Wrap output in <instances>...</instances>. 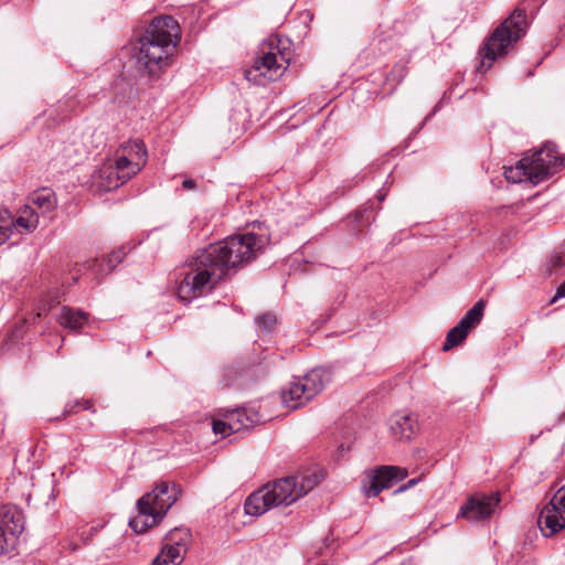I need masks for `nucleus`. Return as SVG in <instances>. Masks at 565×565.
Listing matches in <instances>:
<instances>
[{"label": "nucleus", "instance_id": "f257e3e1", "mask_svg": "<svg viewBox=\"0 0 565 565\" xmlns=\"http://www.w3.org/2000/svg\"><path fill=\"white\" fill-rule=\"evenodd\" d=\"M247 254V234L230 236L199 249L189 257L181 271L177 294L182 301L211 294L220 281L243 263Z\"/></svg>", "mask_w": 565, "mask_h": 565}, {"label": "nucleus", "instance_id": "f03ea898", "mask_svg": "<svg viewBox=\"0 0 565 565\" xmlns=\"http://www.w3.org/2000/svg\"><path fill=\"white\" fill-rule=\"evenodd\" d=\"M181 28L171 15L153 18L138 40L137 66L142 76L158 79L171 65Z\"/></svg>", "mask_w": 565, "mask_h": 565}, {"label": "nucleus", "instance_id": "7ed1b4c3", "mask_svg": "<svg viewBox=\"0 0 565 565\" xmlns=\"http://www.w3.org/2000/svg\"><path fill=\"white\" fill-rule=\"evenodd\" d=\"M292 57V51L287 40L273 34L264 40L256 53L254 63L249 66V82L265 85L282 76Z\"/></svg>", "mask_w": 565, "mask_h": 565}, {"label": "nucleus", "instance_id": "20e7f679", "mask_svg": "<svg viewBox=\"0 0 565 565\" xmlns=\"http://www.w3.org/2000/svg\"><path fill=\"white\" fill-rule=\"evenodd\" d=\"M525 9L516 8L513 12L486 39L480 50L481 62L478 72H487L492 63L508 53L527 30Z\"/></svg>", "mask_w": 565, "mask_h": 565}, {"label": "nucleus", "instance_id": "39448f33", "mask_svg": "<svg viewBox=\"0 0 565 565\" xmlns=\"http://www.w3.org/2000/svg\"><path fill=\"white\" fill-rule=\"evenodd\" d=\"M180 495L181 489L178 484L160 481L152 491L138 499V514L130 519L129 526L136 533H143L156 526Z\"/></svg>", "mask_w": 565, "mask_h": 565}, {"label": "nucleus", "instance_id": "423d86ee", "mask_svg": "<svg viewBox=\"0 0 565 565\" xmlns=\"http://www.w3.org/2000/svg\"><path fill=\"white\" fill-rule=\"evenodd\" d=\"M331 372L316 367L301 377L289 382L281 391L282 404L289 409H297L321 393L331 383Z\"/></svg>", "mask_w": 565, "mask_h": 565}, {"label": "nucleus", "instance_id": "0eeeda50", "mask_svg": "<svg viewBox=\"0 0 565 565\" xmlns=\"http://www.w3.org/2000/svg\"><path fill=\"white\" fill-rule=\"evenodd\" d=\"M321 470L315 468L296 476L280 478L273 483L266 484L275 507L289 505L306 495L322 480Z\"/></svg>", "mask_w": 565, "mask_h": 565}, {"label": "nucleus", "instance_id": "6e6552de", "mask_svg": "<svg viewBox=\"0 0 565 565\" xmlns=\"http://www.w3.org/2000/svg\"><path fill=\"white\" fill-rule=\"evenodd\" d=\"M24 530L22 512L14 505H4L0 511V556L11 552Z\"/></svg>", "mask_w": 565, "mask_h": 565}, {"label": "nucleus", "instance_id": "1a4fd4ad", "mask_svg": "<svg viewBox=\"0 0 565 565\" xmlns=\"http://www.w3.org/2000/svg\"><path fill=\"white\" fill-rule=\"evenodd\" d=\"M529 158V167L532 173V184H537L554 174L563 164L562 156L556 151L553 142H546Z\"/></svg>", "mask_w": 565, "mask_h": 565}, {"label": "nucleus", "instance_id": "9d476101", "mask_svg": "<svg viewBox=\"0 0 565 565\" xmlns=\"http://www.w3.org/2000/svg\"><path fill=\"white\" fill-rule=\"evenodd\" d=\"M499 502L500 495L497 492L473 494L460 507L457 516L463 518L469 522L486 520L492 515Z\"/></svg>", "mask_w": 565, "mask_h": 565}, {"label": "nucleus", "instance_id": "9b49d317", "mask_svg": "<svg viewBox=\"0 0 565 565\" xmlns=\"http://www.w3.org/2000/svg\"><path fill=\"white\" fill-rule=\"evenodd\" d=\"M114 158L135 177L147 163L148 152L145 142L135 139L121 143Z\"/></svg>", "mask_w": 565, "mask_h": 565}, {"label": "nucleus", "instance_id": "f8f14e48", "mask_svg": "<svg viewBox=\"0 0 565 565\" xmlns=\"http://www.w3.org/2000/svg\"><path fill=\"white\" fill-rule=\"evenodd\" d=\"M407 477V470L395 466H382L369 476V486H364L369 498L376 497L382 490L393 487Z\"/></svg>", "mask_w": 565, "mask_h": 565}, {"label": "nucleus", "instance_id": "ddd939ff", "mask_svg": "<svg viewBox=\"0 0 565 565\" xmlns=\"http://www.w3.org/2000/svg\"><path fill=\"white\" fill-rule=\"evenodd\" d=\"M537 524L544 536L555 535L565 527L562 510L550 501L542 508L537 518Z\"/></svg>", "mask_w": 565, "mask_h": 565}, {"label": "nucleus", "instance_id": "4468645a", "mask_svg": "<svg viewBox=\"0 0 565 565\" xmlns=\"http://www.w3.org/2000/svg\"><path fill=\"white\" fill-rule=\"evenodd\" d=\"M132 177L115 158L99 170L100 183L108 191L119 188Z\"/></svg>", "mask_w": 565, "mask_h": 565}, {"label": "nucleus", "instance_id": "2eb2a0df", "mask_svg": "<svg viewBox=\"0 0 565 565\" xmlns=\"http://www.w3.org/2000/svg\"><path fill=\"white\" fill-rule=\"evenodd\" d=\"M190 539L191 533L188 529L175 527L166 535L164 545L161 550L170 554V557H177L183 561Z\"/></svg>", "mask_w": 565, "mask_h": 565}, {"label": "nucleus", "instance_id": "dca6fc26", "mask_svg": "<svg viewBox=\"0 0 565 565\" xmlns=\"http://www.w3.org/2000/svg\"><path fill=\"white\" fill-rule=\"evenodd\" d=\"M90 315L82 309L70 306H63L57 316V322L61 327L72 332L79 333L89 326Z\"/></svg>", "mask_w": 565, "mask_h": 565}, {"label": "nucleus", "instance_id": "f3484780", "mask_svg": "<svg viewBox=\"0 0 565 565\" xmlns=\"http://www.w3.org/2000/svg\"><path fill=\"white\" fill-rule=\"evenodd\" d=\"M129 250L127 246L122 245L107 256L93 259L89 263V268H92L97 276L107 275L124 260Z\"/></svg>", "mask_w": 565, "mask_h": 565}, {"label": "nucleus", "instance_id": "a211bd4d", "mask_svg": "<svg viewBox=\"0 0 565 565\" xmlns=\"http://www.w3.org/2000/svg\"><path fill=\"white\" fill-rule=\"evenodd\" d=\"M270 236L267 226L259 221L249 222V262L257 253H263L269 245Z\"/></svg>", "mask_w": 565, "mask_h": 565}, {"label": "nucleus", "instance_id": "6ab92c4d", "mask_svg": "<svg viewBox=\"0 0 565 565\" xmlns=\"http://www.w3.org/2000/svg\"><path fill=\"white\" fill-rule=\"evenodd\" d=\"M417 428V422L411 415L396 414L391 418V431L397 439H411Z\"/></svg>", "mask_w": 565, "mask_h": 565}, {"label": "nucleus", "instance_id": "aec40b11", "mask_svg": "<svg viewBox=\"0 0 565 565\" xmlns=\"http://www.w3.org/2000/svg\"><path fill=\"white\" fill-rule=\"evenodd\" d=\"M57 205L55 193L49 189L43 188L35 191L31 196V205L35 209V212L40 215H46L54 211Z\"/></svg>", "mask_w": 565, "mask_h": 565}, {"label": "nucleus", "instance_id": "412c9836", "mask_svg": "<svg viewBox=\"0 0 565 565\" xmlns=\"http://www.w3.org/2000/svg\"><path fill=\"white\" fill-rule=\"evenodd\" d=\"M275 507L267 486L249 494V515L259 516Z\"/></svg>", "mask_w": 565, "mask_h": 565}, {"label": "nucleus", "instance_id": "4be33fe9", "mask_svg": "<svg viewBox=\"0 0 565 565\" xmlns=\"http://www.w3.org/2000/svg\"><path fill=\"white\" fill-rule=\"evenodd\" d=\"M239 416L241 412L238 409H234L230 412L225 420L214 419L212 423L214 434L225 437L233 433H238L245 426Z\"/></svg>", "mask_w": 565, "mask_h": 565}, {"label": "nucleus", "instance_id": "5701e85b", "mask_svg": "<svg viewBox=\"0 0 565 565\" xmlns=\"http://www.w3.org/2000/svg\"><path fill=\"white\" fill-rule=\"evenodd\" d=\"M39 225V214L35 209L25 205L17 218L12 217V231L15 230L19 233H30L35 230Z\"/></svg>", "mask_w": 565, "mask_h": 565}, {"label": "nucleus", "instance_id": "b1692460", "mask_svg": "<svg viewBox=\"0 0 565 565\" xmlns=\"http://www.w3.org/2000/svg\"><path fill=\"white\" fill-rule=\"evenodd\" d=\"M268 398H262L249 403V426L264 424L273 418Z\"/></svg>", "mask_w": 565, "mask_h": 565}, {"label": "nucleus", "instance_id": "393cba45", "mask_svg": "<svg viewBox=\"0 0 565 565\" xmlns=\"http://www.w3.org/2000/svg\"><path fill=\"white\" fill-rule=\"evenodd\" d=\"M504 177L509 182L516 183L529 181L532 183V173L529 167V158L523 157L514 167L504 169Z\"/></svg>", "mask_w": 565, "mask_h": 565}, {"label": "nucleus", "instance_id": "a878e982", "mask_svg": "<svg viewBox=\"0 0 565 565\" xmlns=\"http://www.w3.org/2000/svg\"><path fill=\"white\" fill-rule=\"evenodd\" d=\"M486 308V301L483 299L478 300L471 309L461 318L459 323L469 331L476 328L482 320Z\"/></svg>", "mask_w": 565, "mask_h": 565}, {"label": "nucleus", "instance_id": "bb28decb", "mask_svg": "<svg viewBox=\"0 0 565 565\" xmlns=\"http://www.w3.org/2000/svg\"><path fill=\"white\" fill-rule=\"evenodd\" d=\"M468 333L469 330L466 329L465 327H461V324L458 323L456 327L448 331L446 341L443 345V350L448 351L454 347L460 344L467 338Z\"/></svg>", "mask_w": 565, "mask_h": 565}, {"label": "nucleus", "instance_id": "cd10ccee", "mask_svg": "<svg viewBox=\"0 0 565 565\" xmlns=\"http://www.w3.org/2000/svg\"><path fill=\"white\" fill-rule=\"evenodd\" d=\"M277 324V317L274 312H265L255 318V326L263 334H270Z\"/></svg>", "mask_w": 565, "mask_h": 565}, {"label": "nucleus", "instance_id": "c85d7f7f", "mask_svg": "<svg viewBox=\"0 0 565 565\" xmlns=\"http://www.w3.org/2000/svg\"><path fill=\"white\" fill-rule=\"evenodd\" d=\"M12 235V214L8 210H0V245Z\"/></svg>", "mask_w": 565, "mask_h": 565}, {"label": "nucleus", "instance_id": "c756f323", "mask_svg": "<svg viewBox=\"0 0 565 565\" xmlns=\"http://www.w3.org/2000/svg\"><path fill=\"white\" fill-rule=\"evenodd\" d=\"M269 372V363L266 358L255 362L253 367L249 365V376H255L256 380L264 379Z\"/></svg>", "mask_w": 565, "mask_h": 565}, {"label": "nucleus", "instance_id": "7c9ffc66", "mask_svg": "<svg viewBox=\"0 0 565 565\" xmlns=\"http://www.w3.org/2000/svg\"><path fill=\"white\" fill-rule=\"evenodd\" d=\"M183 561L177 557H170V554L161 550L151 565H180Z\"/></svg>", "mask_w": 565, "mask_h": 565}, {"label": "nucleus", "instance_id": "2f4dec72", "mask_svg": "<svg viewBox=\"0 0 565 565\" xmlns=\"http://www.w3.org/2000/svg\"><path fill=\"white\" fill-rule=\"evenodd\" d=\"M550 501L559 508V510L565 511V486L559 488Z\"/></svg>", "mask_w": 565, "mask_h": 565}, {"label": "nucleus", "instance_id": "473e14b6", "mask_svg": "<svg viewBox=\"0 0 565 565\" xmlns=\"http://www.w3.org/2000/svg\"><path fill=\"white\" fill-rule=\"evenodd\" d=\"M78 411H79V407H78V403L76 401L68 402L64 407L61 418H66L67 416L77 414ZM57 419H60V417Z\"/></svg>", "mask_w": 565, "mask_h": 565}, {"label": "nucleus", "instance_id": "72a5a7b5", "mask_svg": "<svg viewBox=\"0 0 565 565\" xmlns=\"http://www.w3.org/2000/svg\"><path fill=\"white\" fill-rule=\"evenodd\" d=\"M406 74V68L404 65H396L392 72L390 73V76L397 82H401Z\"/></svg>", "mask_w": 565, "mask_h": 565}, {"label": "nucleus", "instance_id": "f704fd0d", "mask_svg": "<svg viewBox=\"0 0 565 565\" xmlns=\"http://www.w3.org/2000/svg\"><path fill=\"white\" fill-rule=\"evenodd\" d=\"M76 402L78 403V407L82 408V409H92L93 413H95L96 411L93 408V403L90 399H76Z\"/></svg>", "mask_w": 565, "mask_h": 565}, {"label": "nucleus", "instance_id": "c9c22d12", "mask_svg": "<svg viewBox=\"0 0 565 565\" xmlns=\"http://www.w3.org/2000/svg\"><path fill=\"white\" fill-rule=\"evenodd\" d=\"M565 297V280L562 282V285L557 288L556 290V294H555V297L553 299V301H555L556 299H559V298H564Z\"/></svg>", "mask_w": 565, "mask_h": 565}, {"label": "nucleus", "instance_id": "e433bc0d", "mask_svg": "<svg viewBox=\"0 0 565 565\" xmlns=\"http://www.w3.org/2000/svg\"><path fill=\"white\" fill-rule=\"evenodd\" d=\"M565 297V280L562 282V285L557 288L556 290V294H555V297L553 299V301H555L556 299H559V298H564Z\"/></svg>", "mask_w": 565, "mask_h": 565}, {"label": "nucleus", "instance_id": "4c0bfd02", "mask_svg": "<svg viewBox=\"0 0 565 565\" xmlns=\"http://www.w3.org/2000/svg\"><path fill=\"white\" fill-rule=\"evenodd\" d=\"M565 297V280L562 282V285L557 288L556 290V294H555V297L553 299V301H555L556 299H559V298H564Z\"/></svg>", "mask_w": 565, "mask_h": 565}, {"label": "nucleus", "instance_id": "58836bf2", "mask_svg": "<svg viewBox=\"0 0 565 565\" xmlns=\"http://www.w3.org/2000/svg\"><path fill=\"white\" fill-rule=\"evenodd\" d=\"M565 297V280L562 282V285L557 288L556 290V294H555V297L553 299V301H555L556 299H559V298H564Z\"/></svg>", "mask_w": 565, "mask_h": 565}, {"label": "nucleus", "instance_id": "ea45409f", "mask_svg": "<svg viewBox=\"0 0 565 565\" xmlns=\"http://www.w3.org/2000/svg\"><path fill=\"white\" fill-rule=\"evenodd\" d=\"M565 297V280L562 282V285L557 288L556 290V294H555V297L553 299V301H555L556 299H559V298H564Z\"/></svg>", "mask_w": 565, "mask_h": 565}, {"label": "nucleus", "instance_id": "a19ab883", "mask_svg": "<svg viewBox=\"0 0 565 565\" xmlns=\"http://www.w3.org/2000/svg\"><path fill=\"white\" fill-rule=\"evenodd\" d=\"M195 186H196V183H195V181H194V180H192V179H185V180L182 182V188H183L184 190H193V189H195Z\"/></svg>", "mask_w": 565, "mask_h": 565}, {"label": "nucleus", "instance_id": "79ce46f5", "mask_svg": "<svg viewBox=\"0 0 565 565\" xmlns=\"http://www.w3.org/2000/svg\"><path fill=\"white\" fill-rule=\"evenodd\" d=\"M418 482V479H411L406 484L402 486L397 492H403L412 487H414L415 484H417Z\"/></svg>", "mask_w": 565, "mask_h": 565}, {"label": "nucleus", "instance_id": "37998d69", "mask_svg": "<svg viewBox=\"0 0 565 565\" xmlns=\"http://www.w3.org/2000/svg\"><path fill=\"white\" fill-rule=\"evenodd\" d=\"M56 303H58V300L56 299H51L50 303L46 306L43 307V311L46 312V311H50Z\"/></svg>", "mask_w": 565, "mask_h": 565}, {"label": "nucleus", "instance_id": "c03bdc74", "mask_svg": "<svg viewBox=\"0 0 565 565\" xmlns=\"http://www.w3.org/2000/svg\"><path fill=\"white\" fill-rule=\"evenodd\" d=\"M551 260L554 263V266H562V257L558 255L552 256Z\"/></svg>", "mask_w": 565, "mask_h": 565}, {"label": "nucleus", "instance_id": "a18cd8bd", "mask_svg": "<svg viewBox=\"0 0 565 565\" xmlns=\"http://www.w3.org/2000/svg\"><path fill=\"white\" fill-rule=\"evenodd\" d=\"M365 212H366V210L358 212L356 215H355V220L358 222H361L363 220V215H364Z\"/></svg>", "mask_w": 565, "mask_h": 565}, {"label": "nucleus", "instance_id": "49530a36", "mask_svg": "<svg viewBox=\"0 0 565 565\" xmlns=\"http://www.w3.org/2000/svg\"><path fill=\"white\" fill-rule=\"evenodd\" d=\"M242 509H243V512L244 514H247V499H245L242 503Z\"/></svg>", "mask_w": 565, "mask_h": 565}, {"label": "nucleus", "instance_id": "de8ad7c7", "mask_svg": "<svg viewBox=\"0 0 565 565\" xmlns=\"http://www.w3.org/2000/svg\"><path fill=\"white\" fill-rule=\"evenodd\" d=\"M92 426H93V422L92 420H86L85 424H84L83 429L90 428Z\"/></svg>", "mask_w": 565, "mask_h": 565}, {"label": "nucleus", "instance_id": "09e8293b", "mask_svg": "<svg viewBox=\"0 0 565 565\" xmlns=\"http://www.w3.org/2000/svg\"><path fill=\"white\" fill-rule=\"evenodd\" d=\"M385 195H386L385 193H382V191H380L377 194L379 201L382 202L385 199Z\"/></svg>", "mask_w": 565, "mask_h": 565}, {"label": "nucleus", "instance_id": "8fccbe9b", "mask_svg": "<svg viewBox=\"0 0 565 565\" xmlns=\"http://www.w3.org/2000/svg\"><path fill=\"white\" fill-rule=\"evenodd\" d=\"M242 72H243V77L247 78V68L243 70Z\"/></svg>", "mask_w": 565, "mask_h": 565}, {"label": "nucleus", "instance_id": "3c124183", "mask_svg": "<svg viewBox=\"0 0 565 565\" xmlns=\"http://www.w3.org/2000/svg\"><path fill=\"white\" fill-rule=\"evenodd\" d=\"M242 416H244L245 419H248V416L245 414H241L239 418L242 419Z\"/></svg>", "mask_w": 565, "mask_h": 565}, {"label": "nucleus", "instance_id": "603ef678", "mask_svg": "<svg viewBox=\"0 0 565 565\" xmlns=\"http://www.w3.org/2000/svg\"><path fill=\"white\" fill-rule=\"evenodd\" d=\"M242 416H244L245 419H248V416L245 414H241L239 418L242 419Z\"/></svg>", "mask_w": 565, "mask_h": 565}, {"label": "nucleus", "instance_id": "864d4df0", "mask_svg": "<svg viewBox=\"0 0 565 565\" xmlns=\"http://www.w3.org/2000/svg\"><path fill=\"white\" fill-rule=\"evenodd\" d=\"M564 416H565V413H564Z\"/></svg>", "mask_w": 565, "mask_h": 565}]
</instances>
